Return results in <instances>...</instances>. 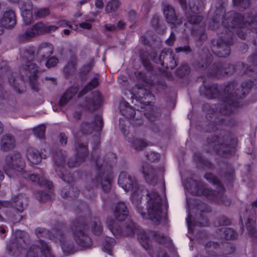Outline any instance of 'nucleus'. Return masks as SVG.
<instances>
[{
	"label": "nucleus",
	"mask_w": 257,
	"mask_h": 257,
	"mask_svg": "<svg viewBox=\"0 0 257 257\" xmlns=\"http://www.w3.org/2000/svg\"><path fill=\"white\" fill-rule=\"evenodd\" d=\"M60 243L62 250L64 252L70 253L74 246L73 242L67 236L62 234H57L56 237Z\"/></svg>",
	"instance_id": "nucleus-13"
},
{
	"label": "nucleus",
	"mask_w": 257,
	"mask_h": 257,
	"mask_svg": "<svg viewBox=\"0 0 257 257\" xmlns=\"http://www.w3.org/2000/svg\"><path fill=\"white\" fill-rule=\"evenodd\" d=\"M62 195L64 197H67V196H70V197H72L73 196V195L71 194V193L70 191L69 192V194L68 195L67 194H63V193H62Z\"/></svg>",
	"instance_id": "nucleus-56"
},
{
	"label": "nucleus",
	"mask_w": 257,
	"mask_h": 257,
	"mask_svg": "<svg viewBox=\"0 0 257 257\" xmlns=\"http://www.w3.org/2000/svg\"><path fill=\"white\" fill-rule=\"evenodd\" d=\"M125 26V23L122 22V21H119L118 23H117V27L119 28V29H123L124 27Z\"/></svg>",
	"instance_id": "nucleus-54"
},
{
	"label": "nucleus",
	"mask_w": 257,
	"mask_h": 257,
	"mask_svg": "<svg viewBox=\"0 0 257 257\" xmlns=\"http://www.w3.org/2000/svg\"><path fill=\"white\" fill-rule=\"evenodd\" d=\"M113 222H112V224L110 223H109L108 221H107V225L108 227L109 228L110 230L111 231V232L114 234V227H113Z\"/></svg>",
	"instance_id": "nucleus-53"
},
{
	"label": "nucleus",
	"mask_w": 257,
	"mask_h": 257,
	"mask_svg": "<svg viewBox=\"0 0 257 257\" xmlns=\"http://www.w3.org/2000/svg\"><path fill=\"white\" fill-rule=\"evenodd\" d=\"M76 151L77 153V158L79 162L84 160L87 152L86 146L83 144H79L76 146Z\"/></svg>",
	"instance_id": "nucleus-25"
},
{
	"label": "nucleus",
	"mask_w": 257,
	"mask_h": 257,
	"mask_svg": "<svg viewBox=\"0 0 257 257\" xmlns=\"http://www.w3.org/2000/svg\"><path fill=\"white\" fill-rule=\"evenodd\" d=\"M229 223V220H226V221H224V222H223V224H224V225H227V224H228Z\"/></svg>",
	"instance_id": "nucleus-61"
},
{
	"label": "nucleus",
	"mask_w": 257,
	"mask_h": 257,
	"mask_svg": "<svg viewBox=\"0 0 257 257\" xmlns=\"http://www.w3.org/2000/svg\"><path fill=\"white\" fill-rule=\"evenodd\" d=\"M53 48L51 44L42 43L39 47L38 55L43 59H47L53 53Z\"/></svg>",
	"instance_id": "nucleus-19"
},
{
	"label": "nucleus",
	"mask_w": 257,
	"mask_h": 257,
	"mask_svg": "<svg viewBox=\"0 0 257 257\" xmlns=\"http://www.w3.org/2000/svg\"><path fill=\"white\" fill-rule=\"evenodd\" d=\"M58 62V60L56 57H52L46 61L45 65L48 68L54 67L57 64Z\"/></svg>",
	"instance_id": "nucleus-38"
},
{
	"label": "nucleus",
	"mask_w": 257,
	"mask_h": 257,
	"mask_svg": "<svg viewBox=\"0 0 257 257\" xmlns=\"http://www.w3.org/2000/svg\"><path fill=\"white\" fill-rule=\"evenodd\" d=\"M164 14L168 23L175 24L176 17L174 10L169 5H166L164 9Z\"/></svg>",
	"instance_id": "nucleus-22"
},
{
	"label": "nucleus",
	"mask_w": 257,
	"mask_h": 257,
	"mask_svg": "<svg viewBox=\"0 0 257 257\" xmlns=\"http://www.w3.org/2000/svg\"><path fill=\"white\" fill-rule=\"evenodd\" d=\"M63 33L65 35H68L70 33V31L69 30H67V29H65L63 31Z\"/></svg>",
	"instance_id": "nucleus-58"
},
{
	"label": "nucleus",
	"mask_w": 257,
	"mask_h": 257,
	"mask_svg": "<svg viewBox=\"0 0 257 257\" xmlns=\"http://www.w3.org/2000/svg\"><path fill=\"white\" fill-rule=\"evenodd\" d=\"M104 27L106 31H113L116 29L115 26L111 24H106L104 26Z\"/></svg>",
	"instance_id": "nucleus-48"
},
{
	"label": "nucleus",
	"mask_w": 257,
	"mask_h": 257,
	"mask_svg": "<svg viewBox=\"0 0 257 257\" xmlns=\"http://www.w3.org/2000/svg\"><path fill=\"white\" fill-rule=\"evenodd\" d=\"M111 181L107 178L102 179L101 180V185L103 190L107 191L110 189Z\"/></svg>",
	"instance_id": "nucleus-33"
},
{
	"label": "nucleus",
	"mask_w": 257,
	"mask_h": 257,
	"mask_svg": "<svg viewBox=\"0 0 257 257\" xmlns=\"http://www.w3.org/2000/svg\"><path fill=\"white\" fill-rule=\"evenodd\" d=\"M25 163L20 154L15 153L11 156L7 157L6 164L4 169L6 174L10 177L17 176H22L24 178H29L33 182H38L41 185H46L51 189L53 187L51 182L49 181L43 177H38L35 174L29 175L27 172H23Z\"/></svg>",
	"instance_id": "nucleus-2"
},
{
	"label": "nucleus",
	"mask_w": 257,
	"mask_h": 257,
	"mask_svg": "<svg viewBox=\"0 0 257 257\" xmlns=\"http://www.w3.org/2000/svg\"><path fill=\"white\" fill-rule=\"evenodd\" d=\"M188 21L192 24H197L200 22L202 18L200 16L197 15L194 13L193 15L188 18Z\"/></svg>",
	"instance_id": "nucleus-36"
},
{
	"label": "nucleus",
	"mask_w": 257,
	"mask_h": 257,
	"mask_svg": "<svg viewBox=\"0 0 257 257\" xmlns=\"http://www.w3.org/2000/svg\"><path fill=\"white\" fill-rule=\"evenodd\" d=\"M115 240L111 237H107L105 241L103 244L102 249L104 251L111 254V251L112 246L115 244Z\"/></svg>",
	"instance_id": "nucleus-26"
},
{
	"label": "nucleus",
	"mask_w": 257,
	"mask_h": 257,
	"mask_svg": "<svg viewBox=\"0 0 257 257\" xmlns=\"http://www.w3.org/2000/svg\"><path fill=\"white\" fill-rule=\"evenodd\" d=\"M60 142L62 145H65L67 142V138L64 134H61L60 135Z\"/></svg>",
	"instance_id": "nucleus-47"
},
{
	"label": "nucleus",
	"mask_w": 257,
	"mask_h": 257,
	"mask_svg": "<svg viewBox=\"0 0 257 257\" xmlns=\"http://www.w3.org/2000/svg\"><path fill=\"white\" fill-rule=\"evenodd\" d=\"M189 71V67L188 65H184L181 67V68L178 70V74L181 77H182L187 74Z\"/></svg>",
	"instance_id": "nucleus-41"
},
{
	"label": "nucleus",
	"mask_w": 257,
	"mask_h": 257,
	"mask_svg": "<svg viewBox=\"0 0 257 257\" xmlns=\"http://www.w3.org/2000/svg\"><path fill=\"white\" fill-rule=\"evenodd\" d=\"M28 160L33 164H38L41 162L42 158L39 152L33 148H29L26 152Z\"/></svg>",
	"instance_id": "nucleus-20"
},
{
	"label": "nucleus",
	"mask_w": 257,
	"mask_h": 257,
	"mask_svg": "<svg viewBox=\"0 0 257 257\" xmlns=\"http://www.w3.org/2000/svg\"><path fill=\"white\" fill-rule=\"evenodd\" d=\"M36 234L39 238L43 237H48L51 239L53 238L51 237L50 232L48 230L43 228H37L36 230Z\"/></svg>",
	"instance_id": "nucleus-29"
},
{
	"label": "nucleus",
	"mask_w": 257,
	"mask_h": 257,
	"mask_svg": "<svg viewBox=\"0 0 257 257\" xmlns=\"http://www.w3.org/2000/svg\"><path fill=\"white\" fill-rule=\"evenodd\" d=\"M253 21L252 20V18H248L247 20L245 19L243 17L241 20V22L243 23H248L249 24H250L251 23H253Z\"/></svg>",
	"instance_id": "nucleus-51"
},
{
	"label": "nucleus",
	"mask_w": 257,
	"mask_h": 257,
	"mask_svg": "<svg viewBox=\"0 0 257 257\" xmlns=\"http://www.w3.org/2000/svg\"><path fill=\"white\" fill-rule=\"evenodd\" d=\"M46 32V25L42 22L36 24L33 27L28 29L24 34V39H28L38 35Z\"/></svg>",
	"instance_id": "nucleus-10"
},
{
	"label": "nucleus",
	"mask_w": 257,
	"mask_h": 257,
	"mask_svg": "<svg viewBox=\"0 0 257 257\" xmlns=\"http://www.w3.org/2000/svg\"><path fill=\"white\" fill-rule=\"evenodd\" d=\"M0 232H2L3 233H4L6 232V230L4 228L1 227H0Z\"/></svg>",
	"instance_id": "nucleus-60"
},
{
	"label": "nucleus",
	"mask_w": 257,
	"mask_h": 257,
	"mask_svg": "<svg viewBox=\"0 0 257 257\" xmlns=\"http://www.w3.org/2000/svg\"><path fill=\"white\" fill-rule=\"evenodd\" d=\"M90 124L88 123H84L81 126L82 132L83 133L87 134L89 132H91L93 129H95L98 131H99L102 127V118L100 116H98L95 118V122L93 124Z\"/></svg>",
	"instance_id": "nucleus-18"
},
{
	"label": "nucleus",
	"mask_w": 257,
	"mask_h": 257,
	"mask_svg": "<svg viewBox=\"0 0 257 257\" xmlns=\"http://www.w3.org/2000/svg\"><path fill=\"white\" fill-rule=\"evenodd\" d=\"M140 241L144 248L146 249H148L149 248V243L148 242V237L146 236V234L144 235V237H142L140 239Z\"/></svg>",
	"instance_id": "nucleus-40"
},
{
	"label": "nucleus",
	"mask_w": 257,
	"mask_h": 257,
	"mask_svg": "<svg viewBox=\"0 0 257 257\" xmlns=\"http://www.w3.org/2000/svg\"><path fill=\"white\" fill-rule=\"evenodd\" d=\"M126 140L131 143L134 148L138 150H141L146 147L147 143L142 139L134 136L132 134L128 133L125 135Z\"/></svg>",
	"instance_id": "nucleus-15"
},
{
	"label": "nucleus",
	"mask_w": 257,
	"mask_h": 257,
	"mask_svg": "<svg viewBox=\"0 0 257 257\" xmlns=\"http://www.w3.org/2000/svg\"><path fill=\"white\" fill-rule=\"evenodd\" d=\"M252 205L253 207H257V199L252 203Z\"/></svg>",
	"instance_id": "nucleus-59"
},
{
	"label": "nucleus",
	"mask_w": 257,
	"mask_h": 257,
	"mask_svg": "<svg viewBox=\"0 0 257 257\" xmlns=\"http://www.w3.org/2000/svg\"><path fill=\"white\" fill-rule=\"evenodd\" d=\"M147 117L149 119H150V120L151 121H154V119L153 118H152L151 117H150L149 116L147 115Z\"/></svg>",
	"instance_id": "nucleus-64"
},
{
	"label": "nucleus",
	"mask_w": 257,
	"mask_h": 257,
	"mask_svg": "<svg viewBox=\"0 0 257 257\" xmlns=\"http://www.w3.org/2000/svg\"><path fill=\"white\" fill-rule=\"evenodd\" d=\"M98 84V81L97 78H94L79 92H78L79 88L78 85H74L70 87L61 97L59 101L60 104L61 105H64L71 98L73 97V96L75 95H77L78 97L82 96L88 91L96 87Z\"/></svg>",
	"instance_id": "nucleus-5"
},
{
	"label": "nucleus",
	"mask_w": 257,
	"mask_h": 257,
	"mask_svg": "<svg viewBox=\"0 0 257 257\" xmlns=\"http://www.w3.org/2000/svg\"><path fill=\"white\" fill-rule=\"evenodd\" d=\"M80 27L84 30H89L91 28V25L89 23H81L79 25Z\"/></svg>",
	"instance_id": "nucleus-45"
},
{
	"label": "nucleus",
	"mask_w": 257,
	"mask_h": 257,
	"mask_svg": "<svg viewBox=\"0 0 257 257\" xmlns=\"http://www.w3.org/2000/svg\"><path fill=\"white\" fill-rule=\"evenodd\" d=\"M95 5L97 8L100 9H101L103 6V3L101 0H97Z\"/></svg>",
	"instance_id": "nucleus-50"
},
{
	"label": "nucleus",
	"mask_w": 257,
	"mask_h": 257,
	"mask_svg": "<svg viewBox=\"0 0 257 257\" xmlns=\"http://www.w3.org/2000/svg\"><path fill=\"white\" fill-rule=\"evenodd\" d=\"M74 67L75 64L73 63H68V65L64 68V71L66 72H68L69 69V67L70 70H73L74 69Z\"/></svg>",
	"instance_id": "nucleus-49"
},
{
	"label": "nucleus",
	"mask_w": 257,
	"mask_h": 257,
	"mask_svg": "<svg viewBox=\"0 0 257 257\" xmlns=\"http://www.w3.org/2000/svg\"><path fill=\"white\" fill-rule=\"evenodd\" d=\"M204 177L208 181L217 185L218 191L216 193L213 192L212 190H209L201 183H198L194 180H192L190 182L191 186L187 188L189 192L191 194L196 195H204L210 200L216 201L218 203L222 202L225 205H227V203L223 202L224 196L223 193L224 188L218 179L211 173H206L204 175Z\"/></svg>",
	"instance_id": "nucleus-4"
},
{
	"label": "nucleus",
	"mask_w": 257,
	"mask_h": 257,
	"mask_svg": "<svg viewBox=\"0 0 257 257\" xmlns=\"http://www.w3.org/2000/svg\"><path fill=\"white\" fill-rule=\"evenodd\" d=\"M79 164H80V163L78 162V161H77L76 162H75L74 163H72V162H69L68 165L69 167H76V166H78Z\"/></svg>",
	"instance_id": "nucleus-52"
},
{
	"label": "nucleus",
	"mask_w": 257,
	"mask_h": 257,
	"mask_svg": "<svg viewBox=\"0 0 257 257\" xmlns=\"http://www.w3.org/2000/svg\"><path fill=\"white\" fill-rule=\"evenodd\" d=\"M176 51L177 52H189L190 51V48L188 46H185L184 47H178L176 48Z\"/></svg>",
	"instance_id": "nucleus-46"
},
{
	"label": "nucleus",
	"mask_w": 257,
	"mask_h": 257,
	"mask_svg": "<svg viewBox=\"0 0 257 257\" xmlns=\"http://www.w3.org/2000/svg\"><path fill=\"white\" fill-rule=\"evenodd\" d=\"M233 3L236 6L245 9L249 4V0H233Z\"/></svg>",
	"instance_id": "nucleus-35"
},
{
	"label": "nucleus",
	"mask_w": 257,
	"mask_h": 257,
	"mask_svg": "<svg viewBox=\"0 0 257 257\" xmlns=\"http://www.w3.org/2000/svg\"><path fill=\"white\" fill-rule=\"evenodd\" d=\"M92 231L94 233L99 234L101 232L102 228L101 225L99 222L97 223L95 222L93 223V226H92Z\"/></svg>",
	"instance_id": "nucleus-39"
},
{
	"label": "nucleus",
	"mask_w": 257,
	"mask_h": 257,
	"mask_svg": "<svg viewBox=\"0 0 257 257\" xmlns=\"http://www.w3.org/2000/svg\"><path fill=\"white\" fill-rule=\"evenodd\" d=\"M0 23L2 26L5 28H11L13 27L16 23L14 12L12 10L6 12L1 19Z\"/></svg>",
	"instance_id": "nucleus-11"
},
{
	"label": "nucleus",
	"mask_w": 257,
	"mask_h": 257,
	"mask_svg": "<svg viewBox=\"0 0 257 257\" xmlns=\"http://www.w3.org/2000/svg\"><path fill=\"white\" fill-rule=\"evenodd\" d=\"M3 125L2 123V122L0 121V135L3 133Z\"/></svg>",
	"instance_id": "nucleus-57"
},
{
	"label": "nucleus",
	"mask_w": 257,
	"mask_h": 257,
	"mask_svg": "<svg viewBox=\"0 0 257 257\" xmlns=\"http://www.w3.org/2000/svg\"><path fill=\"white\" fill-rule=\"evenodd\" d=\"M128 211L125 204L123 202H119L115 207L114 216L116 219L121 221L124 220L128 215Z\"/></svg>",
	"instance_id": "nucleus-17"
},
{
	"label": "nucleus",
	"mask_w": 257,
	"mask_h": 257,
	"mask_svg": "<svg viewBox=\"0 0 257 257\" xmlns=\"http://www.w3.org/2000/svg\"><path fill=\"white\" fill-rule=\"evenodd\" d=\"M118 184L126 192L131 191V200L137 208L138 212L145 219H149L158 221L162 217V199L156 192H152L148 194L149 200L147 205V213L142 212V208L139 206L141 202L143 188L139 186L135 179L126 172H122L119 174Z\"/></svg>",
	"instance_id": "nucleus-1"
},
{
	"label": "nucleus",
	"mask_w": 257,
	"mask_h": 257,
	"mask_svg": "<svg viewBox=\"0 0 257 257\" xmlns=\"http://www.w3.org/2000/svg\"><path fill=\"white\" fill-rule=\"evenodd\" d=\"M120 107L122 114L125 116L126 117L130 118L135 116L136 114L135 109L130 106L128 103L121 104Z\"/></svg>",
	"instance_id": "nucleus-24"
},
{
	"label": "nucleus",
	"mask_w": 257,
	"mask_h": 257,
	"mask_svg": "<svg viewBox=\"0 0 257 257\" xmlns=\"http://www.w3.org/2000/svg\"><path fill=\"white\" fill-rule=\"evenodd\" d=\"M224 232L225 234V237L227 239H234L237 236L236 233L231 228H225L224 230Z\"/></svg>",
	"instance_id": "nucleus-32"
},
{
	"label": "nucleus",
	"mask_w": 257,
	"mask_h": 257,
	"mask_svg": "<svg viewBox=\"0 0 257 257\" xmlns=\"http://www.w3.org/2000/svg\"><path fill=\"white\" fill-rule=\"evenodd\" d=\"M144 178L150 184H154L156 179V171L148 164H145L141 169Z\"/></svg>",
	"instance_id": "nucleus-12"
},
{
	"label": "nucleus",
	"mask_w": 257,
	"mask_h": 257,
	"mask_svg": "<svg viewBox=\"0 0 257 257\" xmlns=\"http://www.w3.org/2000/svg\"><path fill=\"white\" fill-rule=\"evenodd\" d=\"M73 238L76 242L82 247H88L92 244L90 238L82 230H76L73 233Z\"/></svg>",
	"instance_id": "nucleus-9"
},
{
	"label": "nucleus",
	"mask_w": 257,
	"mask_h": 257,
	"mask_svg": "<svg viewBox=\"0 0 257 257\" xmlns=\"http://www.w3.org/2000/svg\"><path fill=\"white\" fill-rule=\"evenodd\" d=\"M119 7V2L117 0H111L107 3L105 11L107 13L115 11Z\"/></svg>",
	"instance_id": "nucleus-27"
},
{
	"label": "nucleus",
	"mask_w": 257,
	"mask_h": 257,
	"mask_svg": "<svg viewBox=\"0 0 257 257\" xmlns=\"http://www.w3.org/2000/svg\"><path fill=\"white\" fill-rule=\"evenodd\" d=\"M28 203L27 197L24 194H20L13 198L12 205L22 212L26 207Z\"/></svg>",
	"instance_id": "nucleus-14"
},
{
	"label": "nucleus",
	"mask_w": 257,
	"mask_h": 257,
	"mask_svg": "<svg viewBox=\"0 0 257 257\" xmlns=\"http://www.w3.org/2000/svg\"><path fill=\"white\" fill-rule=\"evenodd\" d=\"M19 7L21 12V15L23 18L25 23L28 25L31 23L32 20V6L31 3L29 1L26 3L20 2Z\"/></svg>",
	"instance_id": "nucleus-8"
},
{
	"label": "nucleus",
	"mask_w": 257,
	"mask_h": 257,
	"mask_svg": "<svg viewBox=\"0 0 257 257\" xmlns=\"http://www.w3.org/2000/svg\"><path fill=\"white\" fill-rule=\"evenodd\" d=\"M132 93L133 94L132 97H135L138 99H142L143 98L146 99L147 98H148L149 100L145 102L148 103H149L150 100H152V98L154 97V96L149 90L143 87H138L136 86L134 88L133 91L132 92Z\"/></svg>",
	"instance_id": "nucleus-16"
},
{
	"label": "nucleus",
	"mask_w": 257,
	"mask_h": 257,
	"mask_svg": "<svg viewBox=\"0 0 257 257\" xmlns=\"http://www.w3.org/2000/svg\"><path fill=\"white\" fill-rule=\"evenodd\" d=\"M64 156L61 155L60 156H57L55 158V164L56 172L57 174L64 181L70 182L73 181V178L70 173L64 175V172L66 171V169L64 166Z\"/></svg>",
	"instance_id": "nucleus-6"
},
{
	"label": "nucleus",
	"mask_w": 257,
	"mask_h": 257,
	"mask_svg": "<svg viewBox=\"0 0 257 257\" xmlns=\"http://www.w3.org/2000/svg\"><path fill=\"white\" fill-rule=\"evenodd\" d=\"M23 249L25 251V257H53L50 247L42 240L26 247L25 240L20 238L11 242L7 246L11 255L16 256L19 255Z\"/></svg>",
	"instance_id": "nucleus-3"
},
{
	"label": "nucleus",
	"mask_w": 257,
	"mask_h": 257,
	"mask_svg": "<svg viewBox=\"0 0 257 257\" xmlns=\"http://www.w3.org/2000/svg\"><path fill=\"white\" fill-rule=\"evenodd\" d=\"M126 80V78L124 76H121L118 79V81L119 83H121L122 81H125Z\"/></svg>",
	"instance_id": "nucleus-55"
},
{
	"label": "nucleus",
	"mask_w": 257,
	"mask_h": 257,
	"mask_svg": "<svg viewBox=\"0 0 257 257\" xmlns=\"http://www.w3.org/2000/svg\"><path fill=\"white\" fill-rule=\"evenodd\" d=\"M15 140L10 136H5L1 142L2 149L5 151L13 148L15 146Z\"/></svg>",
	"instance_id": "nucleus-23"
},
{
	"label": "nucleus",
	"mask_w": 257,
	"mask_h": 257,
	"mask_svg": "<svg viewBox=\"0 0 257 257\" xmlns=\"http://www.w3.org/2000/svg\"><path fill=\"white\" fill-rule=\"evenodd\" d=\"M45 127L44 125H40L34 130L35 135L39 138H42L44 135Z\"/></svg>",
	"instance_id": "nucleus-34"
},
{
	"label": "nucleus",
	"mask_w": 257,
	"mask_h": 257,
	"mask_svg": "<svg viewBox=\"0 0 257 257\" xmlns=\"http://www.w3.org/2000/svg\"><path fill=\"white\" fill-rule=\"evenodd\" d=\"M164 53V52H162V54H161V56H160V58H159V59L158 60V61H159L160 62V63H162V60H161V57L162 56L163 54Z\"/></svg>",
	"instance_id": "nucleus-62"
},
{
	"label": "nucleus",
	"mask_w": 257,
	"mask_h": 257,
	"mask_svg": "<svg viewBox=\"0 0 257 257\" xmlns=\"http://www.w3.org/2000/svg\"><path fill=\"white\" fill-rule=\"evenodd\" d=\"M86 2V0H83V1H81L80 3L81 5H82L83 4L85 3Z\"/></svg>",
	"instance_id": "nucleus-63"
},
{
	"label": "nucleus",
	"mask_w": 257,
	"mask_h": 257,
	"mask_svg": "<svg viewBox=\"0 0 257 257\" xmlns=\"http://www.w3.org/2000/svg\"><path fill=\"white\" fill-rule=\"evenodd\" d=\"M228 45L229 44L225 42L217 43L216 47L217 50L214 52V53L220 57H225L228 56L230 53Z\"/></svg>",
	"instance_id": "nucleus-21"
},
{
	"label": "nucleus",
	"mask_w": 257,
	"mask_h": 257,
	"mask_svg": "<svg viewBox=\"0 0 257 257\" xmlns=\"http://www.w3.org/2000/svg\"><path fill=\"white\" fill-rule=\"evenodd\" d=\"M253 86H252L250 84L244 83L241 87V91H243L242 93H241V90L239 89H237L234 92H232V90L234 89V84L231 83L225 89V91L230 94V97L237 98H241L242 95H244L245 93V91L248 87H254L255 89H257V79L254 80L252 82Z\"/></svg>",
	"instance_id": "nucleus-7"
},
{
	"label": "nucleus",
	"mask_w": 257,
	"mask_h": 257,
	"mask_svg": "<svg viewBox=\"0 0 257 257\" xmlns=\"http://www.w3.org/2000/svg\"><path fill=\"white\" fill-rule=\"evenodd\" d=\"M175 40V37L173 33H171L170 37L166 40V43L170 46L173 44Z\"/></svg>",
	"instance_id": "nucleus-43"
},
{
	"label": "nucleus",
	"mask_w": 257,
	"mask_h": 257,
	"mask_svg": "<svg viewBox=\"0 0 257 257\" xmlns=\"http://www.w3.org/2000/svg\"><path fill=\"white\" fill-rule=\"evenodd\" d=\"M255 225V222L252 219H247V221L245 223V227L250 234H253L254 232Z\"/></svg>",
	"instance_id": "nucleus-31"
},
{
	"label": "nucleus",
	"mask_w": 257,
	"mask_h": 257,
	"mask_svg": "<svg viewBox=\"0 0 257 257\" xmlns=\"http://www.w3.org/2000/svg\"><path fill=\"white\" fill-rule=\"evenodd\" d=\"M58 28V26H46V32H51L56 31Z\"/></svg>",
	"instance_id": "nucleus-44"
},
{
	"label": "nucleus",
	"mask_w": 257,
	"mask_h": 257,
	"mask_svg": "<svg viewBox=\"0 0 257 257\" xmlns=\"http://www.w3.org/2000/svg\"><path fill=\"white\" fill-rule=\"evenodd\" d=\"M101 102V98L99 92H93V97L91 100V103L94 105V108H97L100 105Z\"/></svg>",
	"instance_id": "nucleus-30"
},
{
	"label": "nucleus",
	"mask_w": 257,
	"mask_h": 257,
	"mask_svg": "<svg viewBox=\"0 0 257 257\" xmlns=\"http://www.w3.org/2000/svg\"><path fill=\"white\" fill-rule=\"evenodd\" d=\"M26 69L28 70L30 73H32L31 75H29L30 80L32 81L33 79H35L36 77V73L38 71L37 67H36L35 64L31 63L26 65Z\"/></svg>",
	"instance_id": "nucleus-28"
},
{
	"label": "nucleus",
	"mask_w": 257,
	"mask_h": 257,
	"mask_svg": "<svg viewBox=\"0 0 257 257\" xmlns=\"http://www.w3.org/2000/svg\"><path fill=\"white\" fill-rule=\"evenodd\" d=\"M57 25L58 26V28L59 27H66V26H68L71 28H73L72 26L71 25H70L69 23L65 21V20H62V21H59L58 23H57Z\"/></svg>",
	"instance_id": "nucleus-42"
},
{
	"label": "nucleus",
	"mask_w": 257,
	"mask_h": 257,
	"mask_svg": "<svg viewBox=\"0 0 257 257\" xmlns=\"http://www.w3.org/2000/svg\"><path fill=\"white\" fill-rule=\"evenodd\" d=\"M35 13L36 17L42 18L47 16L49 14V11L48 9L44 8L38 10Z\"/></svg>",
	"instance_id": "nucleus-37"
}]
</instances>
